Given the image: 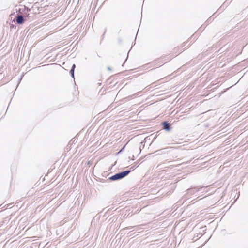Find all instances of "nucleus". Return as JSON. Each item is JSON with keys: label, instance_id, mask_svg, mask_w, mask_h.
Listing matches in <instances>:
<instances>
[{"label": "nucleus", "instance_id": "nucleus-1", "mask_svg": "<svg viewBox=\"0 0 248 248\" xmlns=\"http://www.w3.org/2000/svg\"><path fill=\"white\" fill-rule=\"evenodd\" d=\"M130 171L131 170H126L123 171H121L110 176L108 179L111 181L119 180L128 175Z\"/></svg>", "mask_w": 248, "mask_h": 248}, {"label": "nucleus", "instance_id": "nucleus-2", "mask_svg": "<svg viewBox=\"0 0 248 248\" xmlns=\"http://www.w3.org/2000/svg\"><path fill=\"white\" fill-rule=\"evenodd\" d=\"M15 10L18 12L16 16H29L30 14L28 13L29 10L27 9L25 6H16Z\"/></svg>", "mask_w": 248, "mask_h": 248}, {"label": "nucleus", "instance_id": "nucleus-3", "mask_svg": "<svg viewBox=\"0 0 248 248\" xmlns=\"http://www.w3.org/2000/svg\"><path fill=\"white\" fill-rule=\"evenodd\" d=\"M203 187V186H200L198 187L197 188L194 187V188H191L188 189H187V193L190 194H193L195 192L201 190V189H202Z\"/></svg>", "mask_w": 248, "mask_h": 248}, {"label": "nucleus", "instance_id": "nucleus-4", "mask_svg": "<svg viewBox=\"0 0 248 248\" xmlns=\"http://www.w3.org/2000/svg\"><path fill=\"white\" fill-rule=\"evenodd\" d=\"M25 16H16V19L15 18L12 20V22H15V20L16 21V23L18 24H22L24 23L25 21L24 17Z\"/></svg>", "mask_w": 248, "mask_h": 248}, {"label": "nucleus", "instance_id": "nucleus-5", "mask_svg": "<svg viewBox=\"0 0 248 248\" xmlns=\"http://www.w3.org/2000/svg\"><path fill=\"white\" fill-rule=\"evenodd\" d=\"M163 128L166 131H170L171 129V126L170 124L167 122L164 121L162 123Z\"/></svg>", "mask_w": 248, "mask_h": 248}, {"label": "nucleus", "instance_id": "nucleus-6", "mask_svg": "<svg viewBox=\"0 0 248 248\" xmlns=\"http://www.w3.org/2000/svg\"><path fill=\"white\" fill-rule=\"evenodd\" d=\"M75 68H76V65L75 64H73L72 65V68L70 71V73L72 77H73V78H74V71H75Z\"/></svg>", "mask_w": 248, "mask_h": 248}, {"label": "nucleus", "instance_id": "nucleus-7", "mask_svg": "<svg viewBox=\"0 0 248 248\" xmlns=\"http://www.w3.org/2000/svg\"><path fill=\"white\" fill-rule=\"evenodd\" d=\"M227 47V45H224L222 48H221L219 50V51H220L221 53L223 52L224 51V49L226 48Z\"/></svg>", "mask_w": 248, "mask_h": 248}, {"label": "nucleus", "instance_id": "nucleus-8", "mask_svg": "<svg viewBox=\"0 0 248 248\" xmlns=\"http://www.w3.org/2000/svg\"><path fill=\"white\" fill-rule=\"evenodd\" d=\"M10 27L11 28H16V27L15 26V25L10 24Z\"/></svg>", "mask_w": 248, "mask_h": 248}, {"label": "nucleus", "instance_id": "nucleus-9", "mask_svg": "<svg viewBox=\"0 0 248 248\" xmlns=\"http://www.w3.org/2000/svg\"><path fill=\"white\" fill-rule=\"evenodd\" d=\"M106 32V29H105V31H104V33H103V35H102V40H103V38H104V35H105V34Z\"/></svg>", "mask_w": 248, "mask_h": 248}, {"label": "nucleus", "instance_id": "nucleus-10", "mask_svg": "<svg viewBox=\"0 0 248 248\" xmlns=\"http://www.w3.org/2000/svg\"><path fill=\"white\" fill-rule=\"evenodd\" d=\"M130 169L132 170H134V166L131 167Z\"/></svg>", "mask_w": 248, "mask_h": 248}, {"label": "nucleus", "instance_id": "nucleus-11", "mask_svg": "<svg viewBox=\"0 0 248 248\" xmlns=\"http://www.w3.org/2000/svg\"><path fill=\"white\" fill-rule=\"evenodd\" d=\"M9 16H13V14L11 13Z\"/></svg>", "mask_w": 248, "mask_h": 248}, {"label": "nucleus", "instance_id": "nucleus-12", "mask_svg": "<svg viewBox=\"0 0 248 248\" xmlns=\"http://www.w3.org/2000/svg\"><path fill=\"white\" fill-rule=\"evenodd\" d=\"M207 21H208V22H210V19H208Z\"/></svg>", "mask_w": 248, "mask_h": 248}]
</instances>
